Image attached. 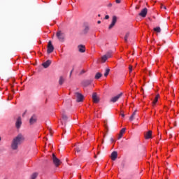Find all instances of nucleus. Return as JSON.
<instances>
[{
	"label": "nucleus",
	"mask_w": 179,
	"mask_h": 179,
	"mask_svg": "<svg viewBox=\"0 0 179 179\" xmlns=\"http://www.w3.org/2000/svg\"><path fill=\"white\" fill-rule=\"evenodd\" d=\"M53 51H54V45H52V43H51V41H49L48 44L47 52L48 54H51V52H52Z\"/></svg>",
	"instance_id": "obj_3"
},
{
	"label": "nucleus",
	"mask_w": 179,
	"mask_h": 179,
	"mask_svg": "<svg viewBox=\"0 0 179 179\" xmlns=\"http://www.w3.org/2000/svg\"><path fill=\"white\" fill-rule=\"evenodd\" d=\"M37 176H38V173H34L31 176V179H35L37 178Z\"/></svg>",
	"instance_id": "obj_27"
},
{
	"label": "nucleus",
	"mask_w": 179,
	"mask_h": 179,
	"mask_svg": "<svg viewBox=\"0 0 179 179\" xmlns=\"http://www.w3.org/2000/svg\"><path fill=\"white\" fill-rule=\"evenodd\" d=\"M136 112L137 110H134V113H132V115H131L129 120L130 121H134V120H135V115H136Z\"/></svg>",
	"instance_id": "obj_18"
},
{
	"label": "nucleus",
	"mask_w": 179,
	"mask_h": 179,
	"mask_svg": "<svg viewBox=\"0 0 179 179\" xmlns=\"http://www.w3.org/2000/svg\"><path fill=\"white\" fill-rule=\"evenodd\" d=\"M145 139H152V131H148L144 134Z\"/></svg>",
	"instance_id": "obj_11"
},
{
	"label": "nucleus",
	"mask_w": 179,
	"mask_h": 179,
	"mask_svg": "<svg viewBox=\"0 0 179 179\" xmlns=\"http://www.w3.org/2000/svg\"><path fill=\"white\" fill-rule=\"evenodd\" d=\"M68 120V117H66V115H62V120H61V122L62 124H64V122H65V121Z\"/></svg>",
	"instance_id": "obj_19"
},
{
	"label": "nucleus",
	"mask_w": 179,
	"mask_h": 179,
	"mask_svg": "<svg viewBox=\"0 0 179 179\" xmlns=\"http://www.w3.org/2000/svg\"><path fill=\"white\" fill-rule=\"evenodd\" d=\"M117 156H118V154L117 153V152L113 151L111 154L112 160H115L117 159Z\"/></svg>",
	"instance_id": "obj_17"
},
{
	"label": "nucleus",
	"mask_w": 179,
	"mask_h": 179,
	"mask_svg": "<svg viewBox=\"0 0 179 179\" xmlns=\"http://www.w3.org/2000/svg\"><path fill=\"white\" fill-rule=\"evenodd\" d=\"M116 3H121V0H116Z\"/></svg>",
	"instance_id": "obj_30"
},
{
	"label": "nucleus",
	"mask_w": 179,
	"mask_h": 179,
	"mask_svg": "<svg viewBox=\"0 0 179 179\" xmlns=\"http://www.w3.org/2000/svg\"><path fill=\"white\" fill-rule=\"evenodd\" d=\"M78 50L80 52H85L86 51V48L83 45H78Z\"/></svg>",
	"instance_id": "obj_16"
},
{
	"label": "nucleus",
	"mask_w": 179,
	"mask_h": 179,
	"mask_svg": "<svg viewBox=\"0 0 179 179\" xmlns=\"http://www.w3.org/2000/svg\"><path fill=\"white\" fill-rule=\"evenodd\" d=\"M154 31H156V33H160L162 31V29H160V27H157L154 28Z\"/></svg>",
	"instance_id": "obj_24"
},
{
	"label": "nucleus",
	"mask_w": 179,
	"mask_h": 179,
	"mask_svg": "<svg viewBox=\"0 0 179 179\" xmlns=\"http://www.w3.org/2000/svg\"><path fill=\"white\" fill-rule=\"evenodd\" d=\"M126 129H125V128H122V129L120 130L117 139H121V138H122L124 134H125Z\"/></svg>",
	"instance_id": "obj_14"
},
{
	"label": "nucleus",
	"mask_w": 179,
	"mask_h": 179,
	"mask_svg": "<svg viewBox=\"0 0 179 179\" xmlns=\"http://www.w3.org/2000/svg\"><path fill=\"white\" fill-rule=\"evenodd\" d=\"M73 72V69L71 70V73H70V76H72V73Z\"/></svg>",
	"instance_id": "obj_33"
},
{
	"label": "nucleus",
	"mask_w": 179,
	"mask_h": 179,
	"mask_svg": "<svg viewBox=\"0 0 179 179\" xmlns=\"http://www.w3.org/2000/svg\"><path fill=\"white\" fill-rule=\"evenodd\" d=\"M147 15H148V8H143L139 13V16H141V17H146Z\"/></svg>",
	"instance_id": "obj_7"
},
{
	"label": "nucleus",
	"mask_w": 179,
	"mask_h": 179,
	"mask_svg": "<svg viewBox=\"0 0 179 179\" xmlns=\"http://www.w3.org/2000/svg\"><path fill=\"white\" fill-rule=\"evenodd\" d=\"M43 68H48L51 65V62L50 60H47L46 62L43 63Z\"/></svg>",
	"instance_id": "obj_15"
},
{
	"label": "nucleus",
	"mask_w": 179,
	"mask_h": 179,
	"mask_svg": "<svg viewBox=\"0 0 179 179\" xmlns=\"http://www.w3.org/2000/svg\"><path fill=\"white\" fill-rule=\"evenodd\" d=\"M120 115L124 118L125 117V115L124 113H121Z\"/></svg>",
	"instance_id": "obj_32"
},
{
	"label": "nucleus",
	"mask_w": 179,
	"mask_h": 179,
	"mask_svg": "<svg viewBox=\"0 0 179 179\" xmlns=\"http://www.w3.org/2000/svg\"><path fill=\"white\" fill-rule=\"evenodd\" d=\"M52 160L56 167H58V166L61 164V161L59 160V159L57 158V157L55 156V154H52Z\"/></svg>",
	"instance_id": "obj_2"
},
{
	"label": "nucleus",
	"mask_w": 179,
	"mask_h": 179,
	"mask_svg": "<svg viewBox=\"0 0 179 179\" xmlns=\"http://www.w3.org/2000/svg\"><path fill=\"white\" fill-rule=\"evenodd\" d=\"M89 30H90L89 27H88L87 26H86V27H85L84 30H83L84 34H87V33L89 32Z\"/></svg>",
	"instance_id": "obj_25"
},
{
	"label": "nucleus",
	"mask_w": 179,
	"mask_h": 179,
	"mask_svg": "<svg viewBox=\"0 0 179 179\" xmlns=\"http://www.w3.org/2000/svg\"><path fill=\"white\" fill-rule=\"evenodd\" d=\"M107 59H108V58L107 56L105 55H103V56H102V57H101V62L104 63V62H106V61H107Z\"/></svg>",
	"instance_id": "obj_20"
},
{
	"label": "nucleus",
	"mask_w": 179,
	"mask_h": 179,
	"mask_svg": "<svg viewBox=\"0 0 179 179\" xmlns=\"http://www.w3.org/2000/svg\"><path fill=\"white\" fill-rule=\"evenodd\" d=\"M37 121V117H36V115H33L30 120H29V124L31 125H33V124H35V122Z\"/></svg>",
	"instance_id": "obj_12"
},
{
	"label": "nucleus",
	"mask_w": 179,
	"mask_h": 179,
	"mask_svg": "<svg viewBox=\"0 0 179 179\" xmlns=\"http://www.w3.org/2000/svg\"><path fill=\"white\" fill-rule=\"evenodd\" d=\"M64 82H65V80L64 79V77L61 76L59 80V85H63Z\"/></svg>",
	"instance_id": "obj_23"
},
{
	"label": "nucleus",
	"mask_w": 179,
	"mask_h": 179,
	"mask_svg": "<svg viewBox=\"0 0 179 179\" xmlns=\"http://www.w3.org/2000/svg\"><path fill=\"white\" fill-rule=\"evenodd\" d=\"M15 127L17 129L22 127V117H19L15 122Z\"/></svg>",
	"instance_id": "obj_8"
},
{
	"label": "nucleus",
	"mask_w": 179,
	"mask_h": 179,
	"mask_svg": "<svg viewBox=\"0 0 179 179\" xmlns=\"http://www.w3.org/2000/svg\"><path fill=\"white\" fill-rule=\"evenodd\" d=\"M129 73H131V72H132V66H129Z\"/></svg>",
	"instance_id": "obj_29"
},
{
	"label": "nucleus",
	"mask_w": 179,
	"mask_h": 179,
	"mask_svg": "<svg viewBox=\"0 0 179 179\" xmlns=\"http://www.w3.org/2000/svg\"><path fill=\"white\" fill-rule=\"evenodd\" d=\"M0 141H1V137H0Z\"/></svg>",
	"instance_id": "obj_37"
},
{
	"label": "nucleus",
	"mask_w": 179,
	"mask_h": 179,
	"mask_svg": "<svg viewBox=\"0 0 179 179\" xmlns=\"http://www.w3.org/2000/svg\"><path fill=\"white\" fill-rule=\"evenodd\" d=\"M76 96L77 97V101L80 103V101H83V95L79 92L76 93Z\"/></svg>",
	"instance_id": "obj_10"
},
{
	"label": "nucleus",
	"mask_w": 179,
	"mask_h": 179,
	"mask_svg": "<svg viewBox=\"0 0 179 179\" xmlns=\"http://www.w3.org/2000/svg\"><path fill=\"white\" fill-rule=\"evenodd\" d=\"M166 179H169V177H166Z\"/></svg>",
	"instance_id": "obj_36"
},
{
	"label": "nucleus",
	"mask_w": 179,
	"mask_h": 179,
	"mask_svg": "<svg viewBox=\"0 0 179 179\" xmlns=\"http://www.w3.org/2000/svg\"><path fill=\"white\" fill-rule=\"evenodd\" d=\"M115 23H117V17L116 16H113V20H112V22L109 25V29H111L112 28H113L114 26H115Z\"/></svg>",
	"instance_id": "obj_9"
},
{
	"label": "nucleus",
	"mask_w": 179,
	"mask_h": 179,
	"mask_svg": "<svg viewBox=\"0 0 179 179\" xmlns=\"http://www.w3.org/2000/svg\"><path fill=\"white\" fill-rule=\"evenodd\" d=\"M92 101H93V103H95L96 104H97V103H99V101H100V98H99V96H97V93L94 92L92 94Z\"/></svg>",
	"instance_id": "obj_4"
},
{
	"label": "nucleus",
	"mask_w": 179,
	"mask_h": 179,
	"mask_svg": "<svg viewBox=\"0 0 179 179\" xmlns=\"http://www.w3.org/2000/svg\"><path fill=\"white\" fill-rule=\"evenodd\" d=\"M103 76V74L101 73H96L95 75V79H100Z\"/></svg>",
	"instance_id": "obj_22"
},
{
	"label": "nucleus",
	"mask_w": 179,
	"mask_h": 179,
	"mask_svg": "<svg viewBox=\"0 0 179 179\" xmlns=\"http://www.w3.org/2000/svg\"><path fill=\"white\" fill-rule=\"evenodd\" d=\"M122 96V93H120L117 96L112 97L110 99V101H112V103H116V101H118V100L121 98Z\"/></svg>",
	"instance_id": "obj_6"
},
{
	"label": "nucleus",
	"mask_w": 179,
	"mask_h": 179,
	"mask_svg": "<svg viewBox=\"0 0 179 179\" xmlns=\"http://www.w3.org/2000/svg\"><path fill=\"white\" fill-rule=\"evenodd\" d=\"M97 23L98 24H100L101 23V21H98Z\"/></svg>",
	"instance_id": "obj_34"
},
{
	"label": "nucleus",
	"mask_w": 179,
	"mask_h": 179,
	"mask_svg": "<svg viewBox=\"0 0 179 179\" xmlns=\"http://www.w3.org/2000/svg\"><path fill=\"white\" fill-rule=\"evenodd\" d=\"M105 55L107 57L108 59L111 58V57H113V52H108Z\"/></svg>",
	"instance_id": "obj_21"
},
{
	"label": "nucleus",
	"mask_w": 179,
	"mask_h": 179,
	"mask_svg": "<svg viewBox=\"0 0 179 179\" xmlns=\"http://www.w3.org/2000/svg\"><path fill=\"white\" fill-rule=\"evenodd\" d=\"M24 138L22 134H19L17 136H16L15 138H13V142L11 143V148L13 150H16L17 149L19 145L22 143Z\"/></svg>",
	"instance_id": "obj_1"
},
{
	"label": "nucleus",
	"mask_w": 179,
	"mask_h": 179,
	"mask_svg": "<svg viewBox=\"0 0 179 179\" xmlns=\"http://www.w3.org/2000/svg\"><path fill=\"white\" fill-rule=\"evenodd\" d=\"M105 19H110V16L106 15V16H105Z\"/></svg>",
	"instance_id": "obj_31"
},
{
	"label": "nucleus",
	"mask_w": 179,
	"mask_h": 179,
	"mask_svg": "<svg viewBox=\"0 0 179 179\" xmlns=\"http://www.w3.org/2000/svg\"><path fill=\"white\" fill-rule=\"evenodd\" d=\"M159 99H160V95L157 94L155 97V99L152 101V106L155 107V106L157 103V101H159Z\"/></svg>",
	"instance_id": "obj_13"
},
{
	"label": "nucleus",
	"mask_w": 179,
	"mask_h": 179,
	"mask_svg": "<svg viewBox=\"0 0 179 179\" xmlns=\"http://www.w3.org/2000/svg\"><path fill=\"white\" fill-rule=\"evenodd\" d=\"M110 73V69H107L104 73V76L107 78L108 76V74Z\"/></svg>",
	"instance_id": "obj_26"
},
{
	"label": "nucleus",
	"mask_w": 179,
	"mask_h": 179,
	"mask_svg": "<svg viewBox=\"0 0 179 179\" xmlns=\"http://www.w3.org/2000/svg\"><path fill=\"white\" fill-rule=\"evenodd\" d=\"M129 37V34H126L125 36H124V41L125 43H127L128 41V38Z\"/></svg>",
	"instance_id": "obj_28"
},
{
	"label": "nucleus",
	"mask_w": 179,
	"mask_h": 179,
	"mask_svg": "<svg viewBox=\"0 0 179 179\" xmlns=\"http://www.w3.org/2000/svg\"><path fill=\"white\" fill-rule=\"evenodd\" d=\"M81 73H85V71H81Z\"/></svg>",
	"instance_id": "obj_35"
},
{
	"label": "nucleus",
	"mask_w": 179,
	"mask_h": 179,
	"mask_svg": "<svg viewBox=\"0 0 179 179\" xmlns=\"http://www.w3.org/2000/svg\"><path fill=\"white\" fill-rule=\"evenodd\" d=\"M57 37L58 38L59 41L62 42L64 41V38L65 36H64V34L61 31H59L57 33Z\"/></svg>",
	"instance_id": "obj_5"
}]
</instances>
